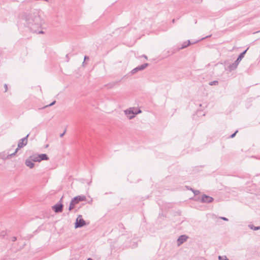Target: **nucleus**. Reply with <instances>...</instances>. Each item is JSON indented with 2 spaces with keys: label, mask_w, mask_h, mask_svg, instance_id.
I'll use <instances>...</instances> for the list:
<instances>
[{
  "label": "nucleus",
  "mask_w": 260,
  "mask_h": 260,
  "mask_svg": "<svg viewBox=\"0 0 260 260\" xmlns=\"http://www.w3.org/2000/svg\"><path fill=\"white\" fill-rule=\"evenodd\" d=\"M21 17L25 20L27 27L31 31L38 34L45 33L44 31L40 30L43 20L41 18L39 10H35L29 13L24 12L22 14Z\"/></svg>",
  "instance_id": "nucleus-1"
},
{
  "label": "nucleus",
  "mask_w": 260,
  "mask_h": 260,
  "mask_svg": "<svg viewBox=\"0 0 260 260\" xmlns=\"http://www.w3.org/2000/svg\"><path fill=\"white\" fill-rule=\"evenodd\" d=\"M124 113L129 119H132L135 117L136 115L141 113L142 111L140 109H137L135 107H131L125 110Z\"/></svg>",
  "instance_id": "nucleus-2"
},
{
  "label": "nucleus",
  "mask_w": 260,
  "mask_h": 260,
  "mask_svg": "<svg viewBox=\"0 0 260 260\" xmlns=\"http://www.w3.org/2000/svg\"><path fill=\"white\" fill-rule=\"evenodd\" d=\"M28 136H29V134H28L26 137L23 138L22 139H21L19 141L18 143V147L16 149L15 152L13 153L9 154L7 156V158H10L12 156L15 155L16 153L17 152L19 149L23 147L24 146H25V145H26V144L27 143V138H28Z\"/></svg>",
  "instance_id": "nucleus-3"
},
{
  "label": "nucleus",
  "mask_w": 260,
  "mask_h": 260,
  "mask_svg": "<svg viewBox=\"0 0 260 260\" xmlns=\"http://www.w3.org/2000/svg\"><path fill=\"white\" fill-rule=\"evenodd\" d=\"M86 200V198L84 195L78 196L74 197L71 201L69 210L71 211L75 208V206L80 201H85Z\"/></svg>",
  "instance_id": "nucleus-4"
},
{
  "label": "nucleus",
  "mask_w": 260,
  "mask_h": 260,
  "mask_svg": "<svg viewBox=\"0 0 260 260\" xmlns=\"http://www.w3.org/2000/svg\"><path fill=\"white\" fill-rule=\"evenodd\" d=\"M85 224V221L82 218L81 215H79L78 218L76 219V223H75V228H81L84 226Z\"/></svg>",
  "instance_id": "nucleus-5"
},
{
  "label": "nucleus",
  "mask_w": 260,
  "mask_h": 260,
  "mask_svg": "<svg viewBox=\"0 0 260 260\" xmlns=\"http://www.w3.org/2000/svg\"><path fill=\"white\" fill-rule=\"evenodd\" d=\"M213 200L214 199L212 197L204 194L202 196L200 202L201 203H210L212 202Z\"/></svg>",
  "instance_id": "nucleus-6"
},
{
  "label": "nucleus",
  "mask_w": 260,
  "mask_h": 260,
  "mask_svg": "<svg viewBox=\"0 0 260 260\" xmlns=\"http://www.w3.org/2000/svg\"><path fill=\"white\" fill-rule=\"evenodd\" d=\"M148 66V63H143L140 66H139L138 67H137L136 68H135V69H134L133 70H132L131 72V74L132 75V74H135V73H136L137 72H138V71H141V70H144V69H145L147 66Z\"/></svg>",
  "instance_id": "nucleus-7"
},
{
  "label": "nucleus",
  "mask_w": 260,
  "mask_h": 260,
  "mask_svg": "<svg viewBox=\"0 0 260 260\" xmlns=\"http://www.w3.org/2000/svg\"><path fill=\"white\" fill-rule=\"evenodd\" d=\"M63 205L62 203H57L52 207V209L56 213H60L62 211Z\"/></svg>",
  "instance_id": "nucleus-8"
},
{
  "label": "nucleus",
  "mask_w": 260,
  "mask_h": 260,
  "mask_svg": "<svg viewBox=\"0 0 260 260\" xmlns=\"http://www.w3.org/2000/svg\"><path fill=\"white\" fill-rule=\"evenodd\" d=\"M239 63L238 62H237V61L235 60L234 63L228 66V69L230 71L235 70L237 68Z\"/></svg>",
  "instance_id": "nucleus-9"
},
{
  "label": "nucleus",
  "mask_w": 260,
  "mask_h": 260,
  "mask_svg": "<svg viewBox=\"0 0 260 260\" xmlns=\"http://www.w3.org/2000/svg\"><path fill=\"white\" fill-rule=\"evenodd\" d=\"M25 164L27 167H29L30 169L33 168L35 165L34 161L32 160H31L30 158L29 157L25 160Z\"/></svg>",
  "instance_id": "nucleus-10"
},
{
  "label": "nucleus",
  "mask_w": 260,
  "mask_h": 260,
  "mask_svg": "<svg viewBox=\"0 0 260 260\" xmlns=\"http://www.w3.org/2000/svg\"><path fill=\"white\" fill-rule=\"evenodd\" d=\"M187 237L185 235L180 236L177 240L178 245H180V244H182L187 240Z\"/></svg>",
  "instance_id": "nucleus-11"
},
{
  "label": "nucleus",
  "mask_w": 260,
  "mask_h": 260,
  "mask_svg": "<svg viewBox=\"0 0 260 260\" xmlns=\"http://www.w3.org/2000/svg\"><path fill=\"white\" fill-rule=\"evenodd\" d=\"M249 47H248L246 50H245L244 51H243L242 53H241L238 56V58L236 60L237 62L240 63V62L241 61L242 58L244 57L245 54H246L247 51L248 50Z\"/></svg>",
  "instance_id": "nucleus-12"
},
{
  "label": "nucleus",
  "mask_w": 260,
  "mask_h": 260,
  "mask_svg": "<svg viewBox=\"0 0 260 260\" xmlns=\"http://www.w3.org/2000/svg\"><path fill=\"white\" fill-rule=\"evenodd\" d=\"M176 52V51L175 50V49H172L171 50H165L164 52H163V54L165 56V57H167V56H169L172 54H173L174 53H175Z\"/></svg>",
  "instance_id": "nucleus-13"
},
{
  "label": "nucleus",
  "mask_w": 260,
  "mask_h": 260,
  "mask_svg": "<svg viewBox=\"0 0 260 260\" xmlns=\"http://www.w3.org/2000/svg\"><path fill=\"white\" fill-rule=\"evenodd\" d=\"M31 160H32L34 162H40L39 154H34L29 157Z\"/></svg>",
  "instance_id": "nucleus-14"
},
{
  "label": "nucleus",
  "mask_w": 260,
  "mask_h": 260,
  "mask_svg": "<svg viewBox=\"0 0 260 260\" xmlns=\"http://www.w3.org/2000/svg\"><path fill=\"white\" fill-rule=\"evenodd\" d=\"M190 44V42L189 40H187V42H185L183 43L181 47H179L178 49V50H179L180 49H183L187 46H188Z\"/></svg>",
  "instance_id": "nucleus-15"
},
{
  "label": "nucleus",
  "mask_w": 260,
  "mask_h": 260,
  "mask_svg": "<svg viewBox=\"0 0 260 260\" xmlns=\"http://www.w3.org/2000/svg\"><path fill=\"white\" fill-rule=\"evenodd\" d=\"M39 161L40 162L43 160H48L49 159L48 157L46 154H39Z\"/></svg>",
  "instance_id": "nucleus-16"
},
{
  "label": "nucleus",
  "mask_w": 260,
  "mask_h": 260,
  "mask_svg": "<svg viewBox=\"0 0 260 260\" xmlns=\"http://www.w3.org/2000/svg\"><path fill=\"white\" fill-rule=\"evenodd\" d=\"M248 227L253 230L256 231L260 230V226H255L253 224H249Z\"/></svg>",
  "instance_id": "nucleus-17"
},
{
  "label": "nucleus",
  "mask_w": 260,
  "mask_h": 260,
  "mask_svg": "<svg viewBox=\"0 0 260 260\" xmlns=\"http://www.w3.org/2000/svg\"><path fill=\"white\" fill-rule=\"evenodd\" d=\"M107 88H111L114 86V82H110L105 85Z\"/></svg>",
  "instance_id": "nucleus-18"
},
{
  "label": "nucleus",
  "mask_w": 260,
  "mask_h": 260,
  "mask_svg": "<svg viewBox=\"0 0 260 260\" xmlns=\"http://www.w3.org/2000/svg\"><path fill=\"white\" fill-rule=\"evenodd\" d=\"M190 190H191L195 196H197V195L199 194L200 193L199 190H194L192 188H190Z\"/></svg>",
  "instance_id": "nucleus-19"
},
{
  "label": "nucleus",
  "mask_w": 260,
  "mask_h": 260,
  "mask_svg": "<svg viewBox=\"0 0 260 260\" xmlns=\"http://www.w3.org/2000/svg\"><path fill=\"white\" fill-rule=\"evenodd\" d=\"M55 103H56V101H54L53 102H52L51 104H50L49 105L46 106L45 107H47L53 106V105L55 104Z\"/></svg>",
  "instance_id": "nucleus-20"
},
{
  "label": "nucleus",
  "mask_w": 260,
  "mask_h": 260,
  "mask_svg": "<svg viewBox=\"0 0 260 260\" xmlns=\"http://www.w3.org/2000/svg\"><path fill=\"white\" fill-rule=\"evenodd\" d=\"M237 132H238V131H236L234 134H233L231 136V138H234V137L235 136V135H236V133H237Z\"/></svg>",
  "instance_id": "nucleus-21"
},
{
  "label": "nucleus",
  "mask_w": 260,
  "mask_h": 260,
  "mask_svg": "<svg viewBox=\"0 0 260 260\" xmlns=\"http://www.w3.org/2000/svg\"><path fill=\"white\" fill-rule=\"evenodd\" d=\"M219 260H229L226 257L224 259H222V257L221 256H219L218 257Z\"/></svg>",
  "instance_id": "nucleus-22"
},
{
  "label": "nucleus",
  "mask_w": 260,
  "mask_h": 260,
  "mask_svg": "<svg viewBox=\"0 0 260 260\" xmlns=\"http://www.w3.org/2000/svg\"><path fill=\"white\" fill-rule=\"evenodd\" d=\"M218 82H209V85H216V83H217Z\"/></svg>",
  "instance_id": "nucleus-23"
},
{
  "label": "nucleus",
  "mask_w": 260,
  "mask_h": 260,
  "mask_svg": "<svg viewBox=\"0 0 260 260\" xmlns=\"http://www.w3.org/2000/svg\"><path fill=\"white\" fill-rule=\"evenodd\" d=\"M89 57H88V56H84V60H88V59H89ZM84 61H83V63H84Z\"/></svg>",
  "instance_id": "nucleus-24"
},
{
  "label": "nucleus",
  "mask_w": 260,
  "mask_h": 260,
  "mask_svg": "<svg viewBox=\"0 0 260 260\" xmlns=\"http://www.w3.org/2000/svg\"><path fill=\"white\" fill-rule=\"evenodd\" d=\"M4 87H5V92H6V91H7V90H8V86H7V85L6 84H5L4 85Z\"/></svg>",
  "instance_id": "nucleus-25"
},
{
  "label": "nucleus",
  "mask_w": 260,
  "mask_h": 260,
  "mask_svg": "<svg viewBox=\"0 0 260 260\" xmlns=\"http://www.w3.org/2000/svg\"><path fill=\"white\" fill-rule=\"evenodd\" d=\"M66 58H67V62H68V61H69V54H67L66 55Z\"/></svg>",
  "instance_id": "nucleus-26"
},
{
  "label": "nucleus",
  "mask_w": 260,
  "mask_h": 260,
  "mask_svg": "<svg viewBox=\"0 0 260 260\" xmlns=\"http://www.w3.org/2000/svg\"><path fill=\"white\" fill-rule=\"evenodd\" d=\"M221 218L222 219H223V220H225V221H228V218H226V217H221Z\"/></svg>",
  "instance_id": "nucleus-27"
},
{
  "label": "nucleus",
  "mask_w": 260,
  "mask_h": 260,
  "mask_svg": "<svg viewBox=\"0 0 260 260\" xmlns=\"http://www.w3.org/2000/svg\"><path fill=\"white\" fill-rule=\"evenodd\" d=\"M12 240L13 242L15 241L16 240V237H12Z\"/></svg>",
  "instance_id": "nucleus-28"
},
{
  "label": "nucleus",
  "mask_w": 260,
  "mask_h": 260,
  "mask_svg": "<svg viewBox=\"0 0 260 260\" xmlns=\"http://www.w3.org/2000/svg\"><path fill=\"white\" fill-rule=\"evenodd\" d=\"M65 133H66V131H64L63 133L61 134L60 135V137H62L63 136V135H64Z\"/></svg>",
  "instance_id": "nucleus-29"
},
{
  "label": "nucleus",
  "mask_w": 260,
  "mask_h": 260,
  "mask_svg": "<svg viewBox=\"0 0 260 260\" xmlns=\"http://www.w3.org/2000/svg\"><path fill=\"white\" fill-rule=\"evenodd\" d=\"M211 35H209V36H206V37H205L203 38L201 40L205 39L207 38H209V37H211Z\"/></svg>",
  "instance_id": "nucleus-30"
},
{
  "label": "nucleus",
  "mask_w": 260,
  "mask_h": 260,
  "mask_svg": "<svg viewBox=\"0 0 260 260\" xmlns=\"http://www.w3.org/2000/svg\"><path fill=\"white\" fill-rule=\"evenodd\" d=\"M62 199H63V197H61V198L60 199V201H59V203H61V202H62Z\"/></svg>",
  "instance_id": "nucleus-31"
},
{
  "label": "nucleus",
  "mask_w": 260,
  "mask_h": 260,
  "mask_svg": "<svg viewBox=\"0 0 260 260\" xmlns=\"http://www.w3.org/2000/svg\"><path fill=\"white\" fill-rule=\"evenodd\" d=\"M186 187L187 188V189L188 190H190V188H191V187H188V186H186Z\"/></svg>",
  "instance_id": "nucleus-32"
},
{
  "label": "nucleus",
  "mask_w": 260,
  "mask_h": 260,
  "mask_svg": "<svg viewBox=\"0 0 260 260\" xmlns=\"http://www.w3.org/2000/svg\"><path fill=\"white\" fill-rule=\"evenodd\" d=\"M143 56H144V58H145L146 59H147V57L146 55H143Z\"/></svg>",
  "instance_id": "nucleus-33"
},
{
  "label": "nucleus",
  "mask_w": 260,
  "mask_h": 260,
  "mask_svg": "<svg viewBox=\"0 0 260 260\" xmlns=\"http://www.w3.org/2000/svg\"><path fill=\"white\" fill-rule=\"evenodd\" d=\"M87 260H92V259L91 258H88Z\"/></svg>",
  "instance_id": "nucleus-34"
}]
</instances>
